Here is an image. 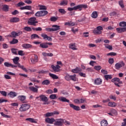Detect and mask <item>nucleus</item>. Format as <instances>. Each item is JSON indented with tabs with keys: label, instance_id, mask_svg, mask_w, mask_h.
Here are the masks:
<instances>
[{
	"label": "nucleus",
	"instance_id": "nucleus-1",
	"mask_svg": "<svg viewBox=\"0 0 126 126\" xmlns=\"http://www.w3.org/2000/svg\"><path fill=\"white\" fill-rule=\"evenodd\" d=\"M87 5L86 4H79L74 7H69L67 8L69 11H72V10H77L79 9V11H81L83 8H87Z\"/></svg>",
	"mask_w": 126,
	"mask_h": 126
},
{
	"label": "nucleus",
	"instance_id": "nucleus-55",
	"mask_svg": "<svg viewBox=\"0 0 126 126\" xmlns=\"http://www.w3.org/2000/svg\"><path fill=\"white\" fill-rule=\"evenodd\" d=\"M16 51H17V49H15V48L11 49V52L13 54H14V55H17V52H16Z\"/></svg>",
	"mask_w": 126,
	"mask_h": 126
},
{
	"label": "nucleus",
	"instance_id": "nucleus-6",
	"mask_svg": "<svg viewBox=\"0 0 126 126\" xmlns=\"http://www.w3.org/2000/svg\"><path fill=\"white\" fill-rule=\"evenodd\" d=\"M64 123V119H57L55 120L54 125L55 126H63Z\"/></svg>",
	"mask_w": 126,
	"mask_h": 126
},
{
	"label": "nucleus",
	"instance_id": "nucleus-2",
	"mask_svg": "<svg viewBox=\"0 0 126 126\" xmlns=\"http://www.w3.org/2000/svg\"><path fill=\"white\" fill-rule=\"evenodd\" d=\"M57 65L55 66L54 65H51V68H52L53 70H54L55 72H59L61 71V66L63 65V63L61 61L57 62Z\"/></svg>",
	"mask_w": 126,
	"mask_h": 126
},
{
	"label": "nucleus",
	"instance_id": "nucleus-29",
	"mask_svg": "<svg viewBox=\"0 0 126 126\" xmlns=\"http://www.w3.org/2000/svg\"><path fill=\"white\" fill-rule=\"evenodd\" d=\"M30 80L32 81V82H35V83H40V80H37L36 78H30Z\"/></svg>",
	"mask_w": 126,
	"mask_h": 126
},
{
	"label": "nucleus",
	"instance_id": "nucleus-43",
	"mask_svg": "<svg viewBox=\"0 0 126 126\" xmlns=\"http://www.w3.org/2000/svg\"><path fill=\"white\" fill-rule=\"evenodd\" d=\"M119 4L122 7V8H124L125 7V5H124V0H121L119 1Z\"/></svg>",
	"mask_w": 126,
	"mask_h": 126
},
{
	"label": "nucleus",
	"instance_id": "nucleus-14",
	"mask_svg": "<svg viewBox=\"0 0 126 126\" xmlns=\"http://www.w3.org/2000/svg\"><path fill=\"white\" fill-rule=\"evenodd\" d=\"M71 71L73 73H79V72H81V71H82V69H81L80 67H76L75 69H72Z\"/></svg>",
	"mask_w": 126,
	"mask_h": 126
},
{
	"label": "nucleus",
	"instance_id": "nucleus-61",
	"mask_svg": "<svg viewBox=\"0 0 126 126\" xmlns=\"http://www.w3.org/2000/svg\"><path fill=\"white\" fill-rule=\"evenodd\" d=\"M83 36L85 37H89V32H83Z\"/></svg>",
	"mask_w": 126,
	"mask_h": 126
},
{
	"label": "nucleus",
	"instance_id": "nucleus-17",
	"mask_svg": "<svg viewBox=\"0 0 126 126\" xmlns=\"http://www.w3.org/2000/svg\"><path fill=\"white\" fill-rule=\"evenodd\" d=\"M20 20L19 18L13 17L10 19V22H11V23H16L19 22Z\"/></svg>",
	"mask_w": 126,
	"mask_h": 126
},
{
	"label": "nucleus",
	"instance_id": "nucleus-41",
	"mask_svg": "<svg viewBox=\"0 0 126 126\" xmlns=\"http://www.w3.org/2000/svg\"><path fill=\"white\" fill-rule=\"evenodd\" d=\"M104 78H105L106 80H109V79H112L113 77L111 75H104Z\"/></svg>",
	"mask_w": 126,
	"mask_h": 126
},
{
	"label": "nucleus",
	"instance_id": "nucleus-3",
	"mask_svg": "<svg viewBox=\"0 0 126 126\" xmlns=\"http://www.w3.org/2000/svg\"><path fill=\"white\" fill-rule=\"evenodd\" d=\"M53 28H46L45 31L48 32H55V31H58L61 29L60 26L54 25L52 26Z\"/></svg>",
	"mask_w": 126,
	"mask_h": 126
},
{
	"label": "nucleus",
	"instance_id": "nucleus-9",
	"mask_svg": "<svg viewBox=\"0 0 126 126\" xmlns=\"http://www.w3.org/2000/svg\"><path fill=\"white\" fill-rule=\"evenodd\" d=\"M40 100L42 101V102H44V105H48L49 104V102H48V101H49V99H48V97L47 96H46V95H44V94H41L39 95Z\"/></svg>",
	"mask_w": 126,
	"mask_h": 126
},
{
	"label": "nucleus",
	"instance_id": "nucleus-60",
	"mask_svg": "<svg viewBox=\"0 0 126 126\" xmlns=\"http://www.w3.org/2000/svg\"><path fill=\"white\" fill-rule=\"evenodd\" d=\"M108 63L110 64H113V63H114V59L110 58L108 60Z\"/></svg>",
	"mask_w": 126,
	"mask_h": 126
},
{
	"label": "nucleus",
	"instance_id": "nucleus-15",
	"mask_svg": "<svg viewBox=\"0 0 126 126\" xmlns=\"http://www.w3.org/2000/svg\"><path fill=\"white\" fill-rule=\"evenodd\" d=\"M125 65V63H124L123 62H122L121 63H116L115 64V68L116 69L119 70L121 67H123V65Z\"/></svg>",
	"mask_w": 126,
	"mask_h": 126
},
{
	"label": "nucleus",
	"instance_id": "nucleus-53",
	"mask_svg": "<svg viewBox=\"0 0 126 126\" xmlns=\"http://www.w3.org/2000/svg\"><path fill=\"white\" fill-rule=\"evenodd\" d=\"M47 9V7L45 5H39V10H46Z\"/></svg>",
	"mask_w": 126,
	"mask_h": 126
},
{
	"label": "nucleus",
	"instance_id": "nucleus-40",
	"mask_svg": "<svg viewBox=\"0 0 126 126\" xmlns=\"http://www.w3.org/2000/svg\"><path fill=\"white\" fill-rule=\"evenodd\" d=\"M18 66L19 67H20V68H21L22 69H23V70H24V71H25L26 72H27L28 70H27V69H26L24 66L23 65H20V64H18Z\"/></svg>",
	"mask_w": 126,
	"mask_h": 126
},
{
	"label": "nucleus",
	"instance_id": "nucleus-49",
	"mask_svg": "<svg viewBox=\"0 0 126 126\" xmlns=\"http://www.w3.org/2000/svg\"><path fill=\"white\" fill-rule=\"evenodd\" d=\"M104 46L106 49H108V50H110V51H112V50H113V47H112V46L111 45L105 44Z\"/></svg>",
	"mask_w": 126,
	"mask_h": 126
},
{
	"label": "nucleus",
	"instance_id": "nucleus-25",
	"mask_svg": "<svg viewBox=\"0 0 126 126\" xmlns=\"http://www.w3.org/2000/svg\"><path fill=\"white\" fill-rule=\"evenodd\" d=\"M36 38L37 39H40V36H39V35L36 33H33L31 35V40H34V39H36Z\"/></svg>",
	"mask_w": 126,
	"mask_h": 126
},
{
	"label": "nucleus",
	"instance_id": "nucleus-38",
	"mask_svg": "<svg viewBox=\"0 0 126 126\" xmlns=\"http://www.w3.org/2000/svg\"><path fill=\"white\" fill-rule=\"evenodd\" d=\"M24 30L25 31H27V32H31L32 31V29L30 28V27H25L24 28Z\"/></svg>",
	"mask_w": 126,
	"mask_h": 126
},
{
	"label": "nucleus",
	"instance_id": "nucleus-4",
	"mask_svg": "<svg viewBox=\"0 0 126 126\" xmlns=\"http://www.w3.org/2000/svg\"><path fill=\"white\" fill-rule=\"evenodd\" d=\"M30 108V105L29 104H23L21 105L19 110L20 112H25L28 111Z\"/></svg>",
	"mask_w": 126,
	"mask_h": 126
},
{
	"label": "nucleus",
	"instance_id": "nucleus-28",
	"mask_svg": "<svg viewBox=\"0 0 126 126\" xmlns=\"http://www.w3.org/2000/svg\"><path fill=\"white\" fill-rule=\"evenodd\" d=\"M100 125L101 126H108V121L106 120H103L100 122Z\"/></svg>",
	"mask_w": 126,
	"mask_h": 126
},
{
	"label": "nucleus",
	"instance_id": "nucleus-30",
	"mask_svg": "<svg viewBox=\"0 0 126 126\" xmlns=\"http://www.w3.org/2000/svg\"><path fill=\"white\" fill-rule=\"evenodd\" d=\"M93 33L95 35H101V34H102V31H99L96 29L93 31Z\"/></svg>",
	"mask_w": 126,
	"mask_h": 126
},
{
	"label": "nucleus",
	"instance_id": "nucleus-19",
	"mask_svg": "<svg viewBox=\"0 0 126 126\" xmlns=\"http://www.w3.org/2000/svg\"><path fill=\"white\" fill-rule=\"evenodd\" d=\"M69 106L71 108L75 110V111H80V107L79 106H77L73 104H70Z\"/></svg>",
	"mask_w": 126,
	"mask_h": 126
},
{
	"label": "nucleus",
	"instance_id": "nucleus-7",
	"mask_svg": "<svg viewBox=\"0 0 126 126\" xmlns=\"http://www.w3.org/2000/svg\"><path fill=\"white\" fill-rule=\"evenodd\" d=\"M29 25H31L32 26H36V24L38 23V21H36V18L32 17L30 18L29 21L28 22Z\"/></svg>",
	"mask_w": 126,
	"mask_h": 126
},
{
	"label": "nucleus",
	"instance_id": "nucleus-27",
	"mask_svg": "<svg viewBox=\"0 0 126 126\" xmlns=\"http://www.w3.org/2000/svg\"><path fill=\"white\" fill-rule=\"evenodd\" d=\"M39 47L42 48V49H47V48H49V46L47 45V43H40Z\"/></svg>",
	"mask_w": 126,
	"mask_h": 126
},
{
	"label": "nucleus",
	"instance_id": "nucleus-10",
	"mask_svg": "<svg viewBox=\"0 0 126 126\" xmlns=\"http://www.w3.org/2000/svg\"><path fill=\"white\" fill-rule=\"evenodd\" d=\"M18 99L20 100V101H21L22 103H27L28 101H27L26 100V96L25 95H19L18 96Z\"/></svg>",
	"mask_w": 126,
	"mask_h": 126
},
{
	"label": "nucleus",
	"instance_id": "nucleus-5",
	"mask_svg": "<svg viewBox=\"0 0 126 126\" xmlns=\"http://www.w3.org/2000/svg\"><path fill=\"white\" fill-rule=\"evenodd\" d=\"M47 14H48V11H39L35 14V16H36L37 17H41V16H45L47 15Z\"/></svg>",
	"mask_w": 126,
	"mask_h": 126
},
{
	"label": "nucleus",
	"instance_id": "nucleus-31",
	"mask_svg": "<svg viewBox=\"0 0 126 126\" xmlns=\"http://www.w3.org/2000/svg\"><path fill=\"white\" fill-rule=\"evenodd\" d=\"M26 121H28L30 123H35V124H36V123H37V122H36V120H35V119H34L33 118H27V119H26Z\"/></svg>",
	"mask_w": 126,
	"mask_h": 126
},
{
	"label": "nucleus",
	"instance_id": "nucleus-42",
	"mask_svg": "<svg viewBox=\"0 0 126 126\" xmlns=\"http://www.w3.org/2000/svg\"><path fill=\"white\" fill-rule=\"evenodd\" d=\"M4 65H5V66H6V67H11L12 64L8 63V62H5L4 63Z\"/></svg>",
	"mask_w": 126,
	"mask_h": 126
},
{
	"label": "nucleus",
	"instance_id": "nucleus-62",
	"mask_svg": "<svg viewBox=\"0 0 126 126\" xmlns=\"http://www.w3.org/2000/svg\"><path fill=\"white\" fill-rule=\"evenodd\" d=\"M65 79L66 80H67V81H70V75H67L65 77Z\"/></svg>",
	"mask_w": 126,
	"mask_h": 126
},
{
	"label": "nucleus",
	"instance_id": "nucleus-44",
	"mask_svg": "<svg viewBox=\"0 0 126 126\" xmlns=\"http://www.w3.org/2000/svg\"><path fill=\"white\" fill-rule=\"evenodd\" d=\"M64 25L72 27V26H74L75 24L74 23H71V22H66L65 23Z\"/></svg>",
	"mask_w": 126,
	"mask_h": 126
},
{
	"label": "nucleus",
	"instance_id": "nucleus-24",
	"mask_svg": "<svg viewBox=\"0 0 126 126\" xmlns=\"http://www.w3.org/2000/svg\"><path fill=\"white\" fill-rule=\"evenodd\" d=\"M29 89L31 91L33 92V93H38V89L34 87L31 86L29 87Z\"/></svg>",
	"mask_w": 126,
	"mask_h": 126
},
{
	"label": "nucleus",
	"instance_id": "nucleus-32",
	"mask_svg": "<svg viewBox=\"0 0 126 126\" xmlns=\"http://www.w3.org/2000/svg\"><path fill=\"white\" fill-rule=\"evenodd\" d=\"M51 82L49 80H45L42 82V85H49Z\"/></svg>",
	"mask_w": 126,
	"mask_h": 126
},
{
	"label": "nucleus",
	"instance_id": "nucleus-47",
	"mask_svg": "<svg viewBox=\"0 0 126 126\" xmlns=\"http://www.w3.org/2000/svg\"><path fill=\"white\" fill-rule=\"evenodd\" d=\"M59 12L62 14H65L66 13V11L63 9H59Z\"/></svg>",
	"mask_w": 126,
	"mask_h": 126
},
{
	"label": "nucleus",
	"instance_id": "nucleus-13",
	"mask_svg": "<svg viewBox=\"0 0 126 126\" xmlns=\"http://www.w3.org/2000/svg\"><path fill=\"white\" fill-rule=\"evenodd\" d=\"M31 61L32 63H36L38 62V56L34 55V56L31 59Z\"/></svg>",
	"mask_w": 126,
	"mask_h": 126
},
{
	"label": "nucleus",
	"instance_id": "nucleus-54",
	"mask_svg": "<svg viewBox=\"0 0 126 126\" xmlns=\"http://www.w3.org/2000/svg\"><path fill=\"white\" fill-rule=\"evenodd\" d=\"M51 21H52L53 22H56L57 20H58V18L56 17H52L50 19Z\"/></svg>",
	"mask_w": 126,
	"mask_h": 126
},
{
	"label": "nucleus",
	"instance_id": "nucleus-63",
	"mask_svg": "<svg viewBox=\"0 0 126 126\" xmlns=\"http://www.w3.org/2000/svg\"><path fill=\"white\" fill-rule=\"evenodd\" d=\"M107 56H117V53L115 52H111V53H108L107 54Z\"/></svg>",
	"mask_w": 126,
	"mask_h": 126
},
{
	"label": "nucleus",
	"instance_id": "nucleus-34",
	"mask_svg": "<svg viewBox=\"0 0 126 126\" xmlns=\"http://www.w3.org/2000/svg\"><path fill=\"white\" fill-rule=\"evenodd\" d=\"M49 76L53 78V79H59V77L57 76V75H55L54 74H52L51 73H49Z\"/></svg>",
	"mask_w": 126,
	"mask_h": 126
},
{
	"label": "nucleus",
	"instance_id": "nucleus-12",
	"mask_svg": "<svg viewBox=\"0 0 126 126\" xmlns=\"http://www.w3.org/2000/svg\"><path fill=\"white\" fill-rule=\"evenodd\" d=\"M22 47L24 49H31L33 48V45L29 43H24L22 45Z\"/></svg>",
	"mask_w": 126,
	"mask_h": 126
},
{
	"label": "nucleus",
	"instance_id": "nucleus-16",
	"mask_svg": "<svg viewBox=\"0 0 126 126\" xmlns=\"http://www.w3.org/2000/svg\"><path fill=\"white\" fill-rule=\"evenodd\" d=\"M116 31L118 33H124L126 32V27L124 28H116Z\"/></svg>",
	"mask_w": 126,
	"mask_h": 126
},
{
	"label": "nucleus",
	"instance_id": "nucleus-37",
	"mask_svg": "<svg viewBox=\"0 0 126 126\" xmlns=\"http://www.w3.org/2000/svg\"><path fill=\"white\" fill-rule=\"evenodd\" d=\"M11 34L10 37H12V38H15V37H17V33L16 32H12Z\"/></svg>",
	"mask_w": 126,
	"mask_h": 126
},
{
	"label": "nucleus",
	"instance_id": "nucleus-8",
	"mask_svg": "<svg viewBox=\"0 0 126 126\" xmlns=\"http://www.w3.org/2000/svg\"><path fill=\"white\" fill-rule=\"evenodd\" d=\"M112 82H114L115 85H116L118 87H120L119 84H123V82L121 81L120 78H114L112 79Z\"/></svg>",
	"mask_w": 126,
	"mask_h": 126
},
{
	"label": "nucleus",
	"instance_id": "nucleus-11",
	"mask_svg": "<svg viewBox=\"0 0 126 126\" xmlns=\"http://www.w3.org/2000/svg\"><path fill=\"white\" fill-rule=\"evenodd\" d=\"M102 82H103L102 79L97 78L94 80V84L95 85H101V84H102Z\"/></svg>",
	"mask_w": 126,
	"mask_h": 126
},
{
	"label": "nucleus",
	"instance_id": "nucleus-59",
	"mask_svg": "<svg viewBox=\"0 0 126 126\" xmlns=\"http://www.w3.org/2000/svg\"><path fill=\"white\" fill-rule=\"evenodd\" d=\"M41 37H43V39L44 40H46V39H47V38H48V35L46 34H43V33H42L41 34Z\"/></svg>",
	"mask_w": 126,
	"mask_h": 126
},
{
	"label": "nucleus",
	"instance_id": "nucleus-51",
	"mask_svg": "<svg viewBox=\"0 0 126 126\" xmlns=\"http://www.w3.org/2000/svg\"><path fill=\"white\" fill-rule=\"evenodd\" d=\"M110 112L112 113V114L113 115H118V111H117V110H116L114 109H112L110 110Z\"/></svg>",
	"mask_w": 126,
	"mask_h": 126
},
{
	"label": "nucleus",
	"instance_id": "nucleus-20",
	"mask_svg": "<svg viewBox=\"0 0 126 126\" xmlns=\"http://www.w3.org/2000/svg\"><path fill=\"white\" fill-rule=\"evenodd\" d=\"M69 47L70 49L72 50H76L77 48H76V44L75 43H72L69 45Z\"/></svg>",
	"mask_w": 126,
	"mask_h": 126
},
{
	"label": "nucleus",
	"instance_id": "nucleus-36",
	"mask_svg": "<svg viewBox=\"0 0 126 126\" xmlns=\"http://www.w3.org/2000/svg\"><path fill=\"white\" fill-rule=\"evenodd\" d=\"M0 115L2 116V117H3V118H5L6 119H11V116L5 115L3 113V112H0Z\"/></svg>",
	"mask_w": 126,
	"mask_h": 126
},
{
	"label": "nucleus",
	"instance_id": "nucleus-26",
	"mask_svg": "<svg viewBox=\"0 0 126 126\" xmlns=\"http://www.w3.org/2000/svg\"><path fill=\"white\" fill-rule=\"evenodd\" d=\"M13 63L15 64H18H18H19L20 63H18V62H19V57H16L15 58H14L13 59Z\"/></svg>",
	"mask_w": 126,
	"mask_h": 126
},
{
	"label": "nucleus",
	"instance_id": "nucleus-57",
	"mask_svg": "<svg viewBox=\"0 0 126 126\" xmlns=\"http://www.w3.org/2000/svg\"><path fill=\"white\" fill-rule=\"evenodd\" d=\"M94 68V69H95V70H100L102 68V67H101V66L100 65H97V66H95Z\"/></svg>",
	"mask_w": 126,
	"mask_h": 126
},
{
	"label": "nucleus",
	"instance_id": "nucleus-52",
	"mask_svg": "<svg viewBox=\"0 0 126 126\" xmlns=\"http://www.w3.org/2000/svg\"><path fill=\"white\" fill-rule=\"evenodd\" d=\"M60 4L61 5H66L67 4V0H63L61 2Z\"/></svg>",
	"mask_w": 126,
	"mask_h": 126
},
{
	"label": "nucleus",
	"instance_id": "nucleus-64",
	"mask_svg": "<svg viewBox=\"0 0 126 126\" xmlns=\"http://www.w3.org/2000/svg\"><path fill=\"white\" fill-rule=\"evenodd\" d=\"M101 72L102 74H108V71L104 69H101Z\"/></svg>",
	"mask_w": 126,
	"mask_h": 126
},
{
	"label": "nucleus",
	"instance_id": "nucleus-18",
	"mask_svg": "<svg viewBox=\"0 0 126 126\" xmlns=\"http://www.w3.org/2000/svg\"><path fill=\"white\" fill-rule=\"evenodd\" d=\"M58 99L61 101V102H66L67 103H69V100L66 99V98L63 96H60L58 98Z\"/></svg>",
	"mask_w": 126,
	"mask_h": 126
},
{
	"label": "nucleus",
	"instance_id": "nucleus-22",
	"mask_svg": "<svg viewBox=\"0 0 126 126\" xmlns=\"http://www.w3.org/2000/svg\"><path fill=\"white\" fill-rule=\"evenodd\" d=\"M8 96H9L11 98H14V97H16V96H17V94L15 92H10L8 94Z\"/></svg>",
	"mask_w": 126,
	"mask_h": 126
},
{
	"label": "nucleus",
	"instance_id": "nucleus-39",
	"mask_svg": "<svg viewBox=\"0 0 126 126\" xmlns=\"http://www.w3.org/2000/svg\"><path fill=\"white\" fill-rule=\"evenodd\" d=\"M70 80H72V81H76V75L74 74L73 75H70Z\"/></svg>",
	"mask_w": 126,
	"mask_h": 126
},
{
	"label": "nucleus",
	"instance_id": "nucleus-23",
	"mask_svg": "<svg viewBox=\"0 0 126 126\" xmlns=\"http://www.w3.org/2000/svg\"><path fill=\"white\" fill-rule=\"evenodd\" d=\"M108 106L112 108H115L117 106V103L115 102L110 101L108 103Z\"/></svg>",
	"mask_w": 126,
	"mask_h": 126
},
{
	"label": "nucleus",
	"instance_id": "nucleus-35",
	"mask_svg": "<svg viewBox=\"0 0 126 126\" xmlns=\"http://www.w3.org/2000/svg\"><path fill=\"white\" fill-rule=\"evenodd\" d=\"M18 43V39L13 38L12 41L10 42V44L12 45H14V44H17Z\"/></svg>",
	"mask_w": 126,
	"mask_h": 126
},
{
	"label": "nucleus",
	"instance_id": "nucleus-33",
	"mask_svg": "<svg viewBox=\"0 0 126 126\" xmlns=\"http://www.w3.org/2000/svg\"><path fill=\"white\" fill-rule=\"evenodd\" d=\"M92 17H93V18H97V17H98V13L97 11H94L92 13Z\"/></svg>",
	"mask_w": 126,
	"mask_h": 126
},
{
	"label": "nucleus",
	"instance_id": "nucleus-45",
	"mask_svg": "<svg viewBox=\"0 0 126 126\" xmlns=\"http://www.w3.org/2000/svg\"><path fill=\"white\" fill-rule=\"evenodd\" d=\"M119 26L121 27H126V22H121L119 23Z\"/></svg>",
	"mask_w": 126,
	"mask_h": 126
},
{
	"label": "nucleus",
	"instance_id": "nucleus-56",
	"mask_svg": "<svg viewBox=\"0 0 126 126\" xmlns=\"http://www.w3.org/2000/svg\"><path fill=\"white\" fill-rule=\"evenodd\" d=\"M17 6H23V5H25V3L22 1H21L20 2H19L18 4H17Z\"/></svg>",
	"mask_w": 126,
	"mask_h": 126
},
{
	"label": "nucleus",
	"instance_id": "nucleus-50",
	"mask_svg": "<svg viewBox=\"0 0 126 126\" xmlns=\"http://www.w3.org/2000/svg\"><path fill=\"white\" fill-rule=\"evenodd\" d=\"M44 116L47 118L49 117H52L53 115V112H47L46 114H44Z\"/></svg>",
	"mask_w": 126,
	"mask_h": 126
},
{
	"label": "nucleus",
	"instance_id": "nucleus-46",
	"mask_svg": "<svg viewBox=\"0 0 126 126\" xmlns=\"http://www.w3.org/2000/svg\"><path fill=\"white\" fill-rule=\"evenodd\" d=\"M49 98L50 99H52V100H55V99H56L57 98V94H51L49 96Z\"/></svg>",
	"mask_w": 126,
	"mask_h": 126
},
{
	"label": "nucleus",
	"instance_id": "nucleus-58",
	"mask_svg": "<svg viewBox=\"0 0 126 126\" xmlns=\"http://www.w3.org/2000/svg\"><path fill=\"white\" fill-rule=\"evenodd\" d=\"M0 93L1 94V95L4 96H6L7 94V93L5 91H0Z\"/></svg>",
	"mask_w": 126,
	"mask_h": 126
},
{
	"label": "nucleus",
	"instance_id": "nucleus-21",
	"mask_svg": "<svg viewBox=\"0 0 126 126\" xmlns=\"http://www.w3.org/2000/svg\"><path fill=\"white\" fill-rule=\"evenodd\" d=\"M55 119L54 118H47L45 119L46 123H48V124H53L55 123Z\"/></svg>",
	"mask_w": 126,
	"mask_h": 126
},
{
	"label": "nucleus",
	"instance_id": "nucleus-48",
	"mask_svg": "<svg viewBox=\"0 0 126 126\" xmlns=\"http://www.w3.org/2000/svg\"><path fill=\"white\" fill-rule=\"evenodd\" d=\"M2 10H3L4 11H8V6H7V5H5L3 6L2 8Z\"/></svg>",
	"mask_w": 126,
	"mask_h": 126
}]
</instances>
